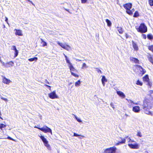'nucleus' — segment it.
Here are the masks:
<instances>
[{
    "instance_id": "nucleus-1",
    "label": "nucleus",
    "mask_w": 153,
    "mask_h": 153,
    "mask_svg": "<svg viewBox=\"0 0 153 153\" xmlns=\"http://www.w3.org/2000/svg\"><path fill=\"white\" fill-rule=\"evenodd\" d=\"M153 106V97L151 95L149 97H145L142 105V108L145 113L150 115H153L152 112L149 111Z\"/></svg>"
},
{
    "instance_id": "nucleus-2",
    "label": "nucleus",
    "mask_w": 153,
    "mask_h": 153,
    "mask_svg": "<svg viewBox=\"0 0 153 153\" xmlns=\"http://www.w3.org/2000/svg\"><path fill=\"white\" fill-rule=\"evenodd\" d=\"M123 6L124 8L126 10V12L130 15H131L133 14V12L134 11V9H133L131 10L130 9L131 8L132 4L131 3H127L124 4Z\"/></svg>"
},
{
    "instance_id": "nucleus-3",
    "label": "nucleus",
    "mask_w": 153,
    "mask_h": 153,
    "mask_svg": "<svg viewBox=\"0 0 153 153\" xmlns=\"http://www.w3.org/2000/svg\"><path fill=\"white\" fill-rule=\"evenodd\" d=\"M136 29L138 32L141 33H145L147 31V27L143 23H141L138 27L136 28Z\"/></svg>"
},
{
    "instance_id": "nucleus-4",
    "label": "nucleus",
    "mask_w": 153,
    "mask_h": 153,
    "mask_svg": "<svg viewBox=\"0 0 153 153\" xmlns=\"http://www.w3.org/2000/svg\"><path fill=\"white\" fill-rule=\"evenodd\" d=\"M133 71L135 72H138V71L139 70L140 71V74L141 76H142L146 73L145 69L141 66L138 65H134L133 67Z\"/></svg>"
},
{
    "instance_id": "nucleus-5",
    "label": "nucleus",
    "mask_w": 153,
    "mask_h": 153,
    "mask_svg": "<svg viewBox=\"0 0 153 153\" xmlns=\"http://www.w3.org/2000/svg\"><path fill=\"white\" fill-rule=\"evenodd\" d=\"M68 67L70 69L71 75L75 77L78 78L79 75L76 73H78V71L75 69L71 63L68 65Z\"/></svg>"
},
{
    "instance_id": "nucleus-6",
    "label": "nucleus",
    "mask_w": 153,
    "mask_h": 153,
    "mask_svg": "<svg viewBox=\"0 0 153 153\" xmlns=\"http://www.w3.org/2000/svg\"><path fill=\"white\" fill-rule=\"evenodd\" d=\"M34 128L40 130L45 133H50L51 135L52 134L51 129L46 126H45L42 128H40L36 126H34Z\"/></svg>"
},
{
    "instance_id": "nucleus-7",
    "label": "nucleus",
    "mask_w": 153,
    "mask_h": 153,
    "mask_svg": "<svg viewBox=\"0 0 153 153\" xmlns=\"http://www.w3.org/2000/svg\"><path fill=\"white\" fill-rule=\"evenodd\" d=\"M117 148L115 146L111 147L106 149L104 153H116Z\"/></svg>"
},
{
    "instance_id": "nucleus-8",
    "label": "nucleus",
    "mask_w": 153,
    "mask_h": 153,
    "mask_svg": "<svg viewBox=\"0 0 153 153\" xmlns=\"http://www.w3.org/2000/svg\"><path fill=\"white\" fill-rule=\"evenodd\" d=\"M39 137L43 142L45 146L48 149H50L51 148V146L48 144V141L44 137L41 135L39 136Z\"/></svg>"
},
{
    "instance_id": "nucleus-9",
    "label": "nucleus",
    "mask_w": 153,
    "mask_h": 153,
    "mask_svg": "<svg viewBox=\"0 0 153 153\" xmlns=\"http://www.w3.org/2000/svg\"><path fill=\"white\" fill-rule=\"evenodd\" d=\"M57 43L62 48L67 51H69L71 49V47L69 45L63 44L62 43H60L58 42H57Z\"/></svg>"
},
{
    "instance_id": "nucleus-10",
    "label": "nucleus",
    "mask_w": 153,
    "mask_h": 153,
    "mask_svg": "<svg viewBox=\"0 0 153 153\" xmlns=\"http://www.w3.org/2000/svg\"><path fill=\"white\" fill-rule=\"evenodd\" d=\"M48 96L51 99H57L58 97L56 94V91H54L48 94Z\"/></svg>"
},
{
    "instance_id": "nucleus-11",
    "label": "nucleus",
    "mask_w": 153,
    "mask_h": 153,
    "mask_svg": "<svg viewBox=\"0 0 153 153\" xmlns=\"http://www.w3.org/2000/svg\"><path fill=\"white\" fill-rule=\"evenodd\" d=\"M128 145L131 149H138L139 148V145L136 143H135L134 144L129 143Z\"/></svg>"
},
{
    "instance_id": "nucleus-12",
    "label": "nucleus",
    "mask_w": 153,
    "mask_h": 153,
    "mask_svg": "<svg viewBox=\"0 0 153 153\" xmlns=\"http://www.w3.org/2000/svg\"><path fill=\"white\" fill-rule=\"evenodd\" d=\"M119 139H120L121 141H118L117 143H116L115 144V146H118L121 144L126 143V140L125 138H123L122 137H120Z\"/></svg>"
},
{
    "instance_id": "nucleus-13",
    "label": "nucleus",
    "mask_w": 153,
    "mask_h": 153,
    "mask_svg": "<svg viewBox=\"0 0 153 153\" xmlns=\"http://www.w3.org/2000/svg\"><path fill=\"white\" fill-rule=\"evenodd\" d=\"M12 50H13L14 51V58H15L17 56L19 53L15 45H13L12 46V48L11 49Z\"/></svg>"
},
{
    "instance_id": "nucleus-14",
    "label": "nucleus",
    "mask_w": 153,
    "mask_h": 153,
    "mask_svg": "<svg viewBox=\"0 0 153 153\" xmlns=\"http://www.w3.org/2000/svg\"><path fill=\"white\" fill-rule=\"evenodd\" d=\"M147 57L149 62L153 65V56L150 53H148Z\"/></svg>"
},
{
    "instance_id": "nucleus-15",
    "label": "nucleus",
    "mask_w": 153,
    "mask_h": 153,
    "mask_svg": "<svg viewBox=\"0 0 153 153\" xmlns=\"http://www.w3.org/2000/svg\"><path fill=\"white\" fill-rule=\"evenodd\" d=\"M14 30L15 31V34L16 36H22L23 35L22 32L21 30L15 29Z\"/></svg>"
},
{
    "instance_id": "nucleus-16",
    "label": "nucleus",
    "mask_w": 153,
    "mask_h": 153,
    "mask_svg": "<svg viewBox=\"0 0 153 153\" xmlns=\"http://www.w3.org/2000/svg\"><path fill=\"white\" fill-rule=\"evenodd\" d=\"M132 111L136 113H139L140 111V107L138 106H135L132 107Z\"/></svg>"
},
{
    "instance_id": "nucleus-17",
    "label": "nucleus",
    "mask_w": 153,
    "mask_h": 153,
    "mask_svg": "<svg viewBox=\"0 0 153 153\" xmlns=\"http://www.w3.org/2000/svg\"><path fill=\"white\" fill-rule=\"evenodd\" d=\"M2 82L3 83L6 84H9L11 82V81L10 79H7L4 76H2Z\"/></svg>"
},
{
    "instance_id": "nucleus-18",
    "label": "nucleus",
    "mask_w": 153,
    "mask_h": 153,
    "mask_svg": "<svg viewBox=\"0 0 153 153\" xmlns=\"http://www.w3.org/2000/svg\"><path fill=\"white\" fill-rule=\"evenodd\" d=\"M126 100L128 101V102L129 103V104H128V107L130 108H131V107H132L133 105L134 104H135L136 105H137L138 104L137 103H134V102L131 100H128L127 99H126Z\"/></svg>"
},
{
    "instance_id": "nucleus-19",
    "label": "nucleus",
    "mask_w": 153,
    "mask_h": 153,
    "mask_svg": "<svg viewBox=\"0 0 153 153\" xmlns=\"http://www.w3.org/2000/svg\"><path fill=\"white\" fill-rule=\"evenodd\" d=\"M117 93L119 96L122 98H124L126 97L125 94L123 92L121 91H117Z\"/></svg>"
},
{
    "instance_id": "nucleus-20",
    "label": "nucleus",
    "mask_w": 153,
    "mask_h": 153,
    "mask_svg": "<svg viewBox=\"0 0 153 153\" xmlns=\"http://www.w3.org/2000/svg\"><path fill=\"white\" fill-rule=\"evenodd\" d=\"M14 65V63L12 61H11L9 62H7L6 63L5 65V67L7 68L10 67L12 66H13Z\"/></svg>"
},
{
    "instance_id": "nucleus-21",
    "label": "nucleus",
    "mask_w": 153,
    "mask_h": 153,
    "mask_svg": "<svg viewBox=\"0 0 153 153\" xmlns=\"http://www.w3.org/2000/svg\"><path fill=\"white\" fill-rule=\"evenodd\" d=\"M132 46L134 49V50L135 51H137L138 50V47L136 43L134 42L133 41H132Z\"/></svg>"
},
{
    "instance_id": "nucleus-22",
    "label": "nucleus",
    "mask_w": 153,
    "mask_h": 153,
    "mask_svg": "<svg viewBox=\"0 0 153 153\" xmlns=\"http://www.w3.org/2000/svg\"><path fill=\"white\" fill-rule=\"evenodd\" d=\"M130 60L131 61H132L136 64H139V61L137 58L131 57L130 58Z\"/></svg>"
},
{
    "instance_id": "nucleus-23",
    "label": "nucleus",
    "mask_w": 153,
    "mask_h": 153,
    "mask_svg": "<svg viewBox=\"0 0 153 153\" xmlns=\"http://www.w3.org/2000/svg\"><path fill=\"white\" fill-rule=\"evenodd\" d=\"M143 81L144 82H148L149 80V76L148 75L146 74L143 77Z\"/></svg>"
},
{
    "instance_id": "nucleus-24",
    "label": "nucleus",
    "mask_w": 153,
    "mask_h": 153,
    "mask_svg": "<svg viewBox=\"0 0 153 153\" xmlns=\"http://www.w3.org/2000/svg\"><path fill=\"white\" fill-rule=\"evenodd\" d=\"M102 83L104 86L105 85V82H107V79H106L105 76H103L101 79Z\"/></svg>"
},
{
    "instance_id": "nucleus-25",
    "label": "nucleus",
    "mask_w": 153,
    "mask_h": 153,
    "mask_svg": "<svg viewBox=\"0 0 153 153\" xmlns=\"http://www.w3.org/2000/svg\"><path fill=\"white\" fill-rule=\"evenodd\" d=\"M117 31L120 34H122L123 33V30L122 28L121 27H117Z\"/></svg>"
},
{
    "instance_id": "nucleus-26",
    "label": "nucleus",
    "mask_w": 153,
    "mask_h": 153,
    "mask_svg": "<svg viewBox=\"0 0 153 153\" xmlns=\"http://www.w3.org/2000/svg\"><path fill=\"white\" fill-rule=\"evenodd\" d=\"M147 36L149 40H152L153 39V36L151 34H147Z\"/></svg>"
},
{
    "instance_id": "nucleus-27",
    "label": "nucleus",
    "mask_w": 153,
    "mask_h": 153,
    "mask_svg": "<svg viewBox=\"0 0 153 153\" xmlns=\"http://www.w3.org/2000/svg\"><path fill=\"white\" fill-rule=\"evenodd\" d=\"M105 21L107 23V25L108 27H111V21L108 19H106Z\"/></svg>"
},
{
    "instance_id": "nucleus-28",
    "label": "nucleus",
    "mask_w": 153,
    "mask_h": 153,
    "mask_svg": "<svg viewBox=\"0 0 153 153\" xmlns=\"http://www.w3.org/2000/svg\"><path fill=\"white\" fill-rule=\"evenodd\" d=\"M148 49L153 53V45H149L148 46Z\"/></svg>"
},
{
    "instance_id": "nucleus-29",
    "label": "nucleus",
    "mask_w": 153,
    "mask_h": 153,
    "mask_svg": "<svg viewBox=\"0 0 153 153\" xmlns=\"http://www.w3.org/2000/svg\"><path fill=\"white\" fill-rule=\"evenodd\" d=\"M38 59V58L36 57H34L33 58H31L28 59V61L30 62H32L33 61H36Z\"/></svg>"
},
{
    "instance_id": "nucleus-30",
    "label": "nucleus",
    "mask_w": 153,
    "mask_h": 153,
    "mask_svg": "<svg viewBox=\"0 0 153 153\" xmlns=\"http://www.w3.org/2000/svg\"><path fill=\"white\" fill-rule=\"evenodd\" d=\"M146 82H147L146 85H148L150 88H151L152 85V83L150 82V80Z\"/></svg>"
},
{
    "instance_id": "nucleus-31",
    "label": "nucleus",
    "mask_w": 153,
    "mask_h": 153,
    "mask_svg": "<svg viewBox=\"0 0 153 153\" xmlns=\"http://www.w3.org/2000/svg\"><path fill=\"white\" fill-rule=\"evenodd\" d=\"M139 16V13L138 11H136L134 13L133 17H137Z\"/></svg>"
},
{
    "instance_id": "nucleus-32",
    "label": "nucleus",
    "mask_w": 153,
    "mask_h": 153,
    "mask_svg": "<svg viewBox=\"0 0 153 153\" xmlns=\"http://www.w3.org/2000/svg\"><path fill=\"white\" fill-rule=\"evenodd\" d=\"M80 80H79L75 83V86L76 87L79 86L80 85Z\"/></svg>"
},
{
    "instance_id": "nucleus-33",
    "label": "nucleus",
    "mask_w": 153,
    "mask_h": 153,
    "mask_svg": "<svg viewBox=\"0 0 153 153\" xmlns=\"http://www.w3.org/2000/svg\"><path fill=\"white\" fill-rule=\"evenodd\" d=\"M136 84L137 85H139L140 86H141L143 85L142 82L140 81L139 80H138L137 81Z\"/></svg>"
},
{
    "instance_id": "nucleus-34",
    "label": "nucleus",
    "mask_w": 153,
    "mask_h": 153,
    "mask_svg": "<svg viewBox=\"0 0 153 153\" xmlns=\"http://www.w3.org/2000/svg\"><path fill=\"white\" fill-rule=\"evenodd\" d=\"M6 127V126L3 124H0V129L1 130H3V128H5Z\"/></svg>"
},
{
    "instance_id": "nucleus-35",
    "label": "nucleus",
    "mask_w": 153,
    "mask_h": 153,
    "mask_svg": "<svg viewBox=\"0 0 153 153\" xmlns=\"http://www.w3.org/2000/svg\"><path fill=\"white\" fill-rule=\"evenodd\" d=\"M64 55L65 57V60L66 61L67 63H68V65L71 63L70 62L69 60L67 58V56L66 55H65L64 54Z\"/></svg>"
},
{
    "instance_id": "nucleus-36",
    "label": "nucleus",
    "mask_w": 153,
    "mask_h": 153,
    "mask_svg": "<svg viewBox=\"0 0 153 153\" xmlns=\"http://www.w3.org/2000/svg\"><path fill=\"white\" fill-rule=\"evenodd\" d=\"M40 39L41 41V42H42H42L43 43V44H42V46H46L47 45V43L46 42H45V41H44L42 39Z\"/></svg>"
},
{
    "instance_id": "nucleus-37",
    "label": "nucleus",
    "mask_w": 153,
    "mask_h": 153,
    "mask_svg": "<svg viewBox=\"0 0 153 153\" xmlns=\"http://www.w3.org/2000/svg\"><path fill=\"white\" fill-rule=\"evenodd\" d=\"M148 2L150 6H153V0H149Z\"/></svg>"
},
{
    "instance_id": "nucleus-38",
    "label": "nucleus",
    "mask_w": 153,
    "mask_h": 153,
    "mask_svg": "<svg viewBox=\"0 0 153 153\" xmlns=\"http://www.w3.org/2000/svg\"><path fill=\"white\" fill-rule=\"evenodd\" d=\"M128 139V143H130V141H131V139L130 137H129V136H126L125 137V139Z\"/></svg>"
},
{
    "instance_id": "nucleus-39",
    "label": "nucleus",
    "mask_w": 153,
    "mask_h": 153,
    "mask_svg": "<svg viewBox=\"0 0 153 153\" xmlns=\"http://www.w3.org/2000/svg\"><path fill=\"white\" fill-rule=\"evenodd\" d=\"M137 136L139 137H141L142 136V135L141 132L139 131H138L137 132Z\"/></svg>"
},
{
    "instance_id": "nucleus-40",
    "label": "nucleus",
    "mask_w": 153,
    "mask_h": 153,
    "mask_svg": "<svg viewBox=\"0 0 153 153\" xmlns=\"http://www.w3.org/2000/svg\"><path fill=\"white\" fill-rule=\"evenodd\" d=\"M141 36L142 38L144 39H146V35L145 34H142L141 35Z\"/></svg>"
},
{
    "instance_id": "nucleus-41",
    "label": "nucleus",
    "mask_w": 153,
    "mask_h": 153,
    "mask_svg": "<svg viewBox=\"0 0 153 153\" xmlns=\"http://www.w3.org/2000/svg\"><path fill=\"white\" fill-rule=\"evenodd\" d=\"M44 86H45V87H46L47 88H48L50 90H51V86H49V85H46V84H45L44 85Z\"/></svg>"
},
{
    "instance_id": "nucleus-42",
    "label": "nucleus",
    "mask_w": 153,
    "mask_h": 153,
    "mask_svg": "<svg viewBox=\"0 0 153 153\" xmlns=\"http://www.w3.org/2000/svg\"><path fill=\"white\" fill-rule=\"evenodd\" d=\"M87 67L85 63H83L82 65V68H86Z\"/></svg>"
},
{
    "instance_id": "nucleus-43",
    "label": "nucleus",
    "mask_w": 153,
    "mask_h": 153,
    "mask_svg": "<svg viewBox=\"0 0 153 153\" xmlns=\"http://www.w3.org/2000/svg\"><path fill=\"white\" fill-rule=\"evenodd\" d=\"M96 69H97V72L98 73H100V74H102V71H101L98 68H96Z\"/></svg>"
},
{
    "instance_id": "nucleus-44",
    "label": "nucleus",
    "mask_w": 153,
    "mask_h": 153,
    "mask_svg": "<svg viewBox=\"0 0 153 153\" xmlns=\"http://www.w3.org/2000/svg\"><path fill=\"white\" fill-rule=\"evenodd\" d=\"M7 139L9 140H11L13 141H15V140L14 139H13V138H12L11 137H9V136H8L7 137Z\"/></svg>"
},
{
    "instance_id": "nucleus-45",
    "label": "nucleus",
    "mask_w": 153,
    "mask_h": 153,
    "mask_svg": "<svg viewBox=\"0 0 153 153\" xmlns=\"http://www.w3.org/2000/svg\"><path fill=\"white\" fill-rule=\"evenodd\" d=\"M75 118L76 119V120H77V121L79 122H82V121L81 120H80V119H78V118H77V117H75Z\"/></svg>"
},
{
    "instance_id": "nucleus-46",
    "label": "nucleus",
    "mask_w": 153,
    "mask_h": 153,
    "mask_svg": "<svg viewBox=\"0 0 153 153\" xmlns=\"http://www.w3.org/2000/svg\"><path fill=\"white\" fill-rule=\"evenodd\" d=\"M80 136V135L78 134L75 133H74V136L78 137V136Z\"/></svg>"
},
{
    "instance_id": "nucleus-47",
    "label": "nucleus",
    "mask_w": 153,
    "mask_h": 153,
    "mask_svg": "<svg viewBox=\"0 0 153 153\" xmlns=\"http://www.w3.org/2000/svg\"><path fill=\"white\" fill-rule=\"evenodd\" d=\"M87 1V0H81V2L82 3H85Z\"/></svg>"
},
{
    "instance_id": "nucleus-48",
    "label": "nucleus",
    "mask_w": 153,
    "mask_h": 153,
    "mask_svg": "<svg viewBox=\"0 0 153 153\" xmlns=\"http://www.w3.org/2000/svg\"><path fill=\"white\" fill-rule=\"evenodd\" d=\"M0 62L3 64V65H4V63L2 61L1 59V57L0 56Z\"/></svg>"
},
{
    "instance_id": "nucleus-49",
    "label": "nucleus",
    "mask_w": 153,
    "mask_h": 153,
    "mask_svg": "<svg viewBox=\"0 0 153 153\" xmlns=\"http://www.w3.org/2000/svg\"><path fill=\"white\" fill-rule=\"evenodd\" d=\"M1 99L3 100H4L5 101H7L8 100H7V99L5 98H1Z\"/></svg>"
},
{
    "instance_id": "nucleus-50",
    "label": "nucleus",
    "mask_w": 153,
    "mask_h": 153,
    "mask_svg": "<svg viewBox=\"0 0 153 153\" xmlns=\"http://www.w3.org/2000/svg\"><path fill=\"white\" fill-rule=\"evenodd\" d=\"M45 82L46 83L48 84H50L49 82L47 79H46L45 80Z\"/></svg>"
},
{
    "instance_id": "nucleus-51",
    "label": "nucleus",
    "mask_w": 153,
    "mask_h": 153,
    "mask_svg": "<svg viewBox=\"0 0 153 153\" xmlns=\"http://www.w3.org/2000/svg\"><path fill=\"white\" fill-rule=\"evenodd\" d=\"M5 21L8 24V19L7 17H5Z\"/></svg>"
},
{
    "instance_id": "nucleus-52",
    "label": "nucleus",
    "mask_w": 153,
    "mask_h": 153,
    "mask_svg": "<svg viewBox=\"0 0 153 153\" xmlns=\"http://www.w3.org/2000/svg\"><path fill=\"white\" fill-rule=\"evenodd\" d=\"M149 92L150 94H152L153 93V91H152V90H150L149 91Z\"/></svg>"
},
{
    "instance_id": "nucleus-53",
    "label": "nucleus",
    "mask_w": 153,
    "mask_h": 153,
    "mask_svg": "<svg viewBox=\"0 0 153 153\" xmlns=\"http://www.w3.org/2000/svg\"><path fill=\"white\" fill-rule=\"evenodd\" d=\"M110 105L113 108H114V104H113V103H110Z\"/></svg>"
},
{
    "instance_id": "nucleus-54",
    "label": "nucleus",
    "mask_w": 153,
    "mask_h": 153,
    "mask_svg": "<svg viewBox=\"0 0 153 153\" xmlns=\"http://www.w3.org/2000/svg\"><path fill=\"white\" fill-rule=\"evenodd\" d=\"M1 112L0 111V118L2 120H3V119L1 117Z\"/></svg>"
},
{
    "instance_id": "nucleus-55",
    "label": "nucleus",
    "mask_w": 153,
    "mask_h": 153,
    "mask_svg": "<svg viewBox=\"0 0 153 153\" xmlns=\"http://www.w3.org/2000/svg\"><path fill=\"white\" fill-rule=\"evenodd\" d=\"M133 142H135V143H136L135 141H134V140H131V141H130V143H133Z\"/></svg>"
},
{
    "instance_id": "nucleus-56",
    "label": "nucleus",
    "mask_w": 153,
    "mask_h": 153,
    "mask_svg": "<svg viewBox=\"0 0 153 153\" xmlns=\"http://www.w3.org/2000/svg\"><path fill=\"white\" fill-rule=\"evenodd\" d=\"M126 38H128V35L127 33L126 34Z\"/></svg>"
},
{
    "instance_id": "nucleus-57",
    "label": "nucleus",
    "mask_w": 153,
    "mask_h": 153,
    "mask_svg": "<svg viewBox=\"0 0 153 153\" xmlns=\"http://www.w3.org/2000/svg\"><path fill=\"white\" fill-rule=\"evenodd\" d=\"M65 10H66V11L69 12L68 10V9H65Z\"/></svg>"
},
{
    "instance_id": "nucleus-58",
    "label": "nucleus",
    "mask_w": 153,
    "mask_h": 153,
    "mask_svg": "<svg viewBox=\"0 0 153 153\" xmlns=\"http://www.w3.org/2000/svg\"><path fill=\"white\" fill-rule=\"evenodd\" d=\"M76 60L77 61H81V60H79V59H77Z\"/></svg>"
},
{
    "instance_id": "nucleus-59",
    "label": "nucleus",
    "mask_w": 153,
    "mask_h": 153,
    "mask_svg": "<svg viewBox=\"0 0 153 153\" xmlns=\"http://www.w3.org/2000/svg\"><path fill=\"white\" fill-rule=\"evenodd\" d=\"M3 27H5V25H4V26H3Z\"/></svg>"
},
{
    "instance_id": "nucleus-60",
    "label": "nucleus",
    "mask_w": 153,
    "mask_h": 153,
    "mask_svg": "<svg viewBox=\"0 0 153 153\" xmlns=\"http://www.w3.org/2000/svg\"><path fill=\"white\" fill-rule=\"evenodd\" d=\"M3 27H5V25H4V26H3Z\"/></svg>"
}]
</instances>
